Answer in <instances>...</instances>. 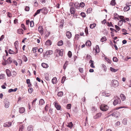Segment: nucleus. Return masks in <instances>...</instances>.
I'll use <instances>...</instances> for the list:
<instances>
[{
	"label": "nucleus",
	"mask_w": 131,
	"mask_h": 131,
	"mask_svg": "<svg viewBox=\"0 0 131 131\" xmlns=\"http://www.w3.org/2000/svg\"><path fill=\"white\" fill-rule=\"evenodd\" d=\"M127 108L128 107L126 106H119L116 107L115 108V109L112 110L109 112V114L107 116V117H109L112 116L117 118L119 116V115L118 114L119 113L117 111H114L115 110H116L121 108Z\"/></svg>",
	"instance_id": "nucleus-1"
},
{
	"label": "nucleus",
	"mask_w": 131,
	"mask_h": 131,
	"mask_svg": "<svg viewBox=\"0 0 131 131\" xmlns=\"http://www.w3.org/2000/svg\"><path fill=\"white\" fill-rule=\"evenodd\" d=\"M100 108L102 111H105L108 110L109 107L107 105L103 104L100 106Z\"/></svg>",
	"instance_id": "nucleus-2"
},
{
	"label": "nucleus",
	"mask_w": 131,
	"mask_h": 131,
	"mask_svg": "<svg viewBox=\"0 0 131 131\" xmlns=\"http://www.w3.org/2000/svg\"><path fill=\"white\" fill-rule=\"evenodd\" d=\"M4 102L5 107L6 108H8L10 105V103L8 99L7 98H5L4 100Z\"/></svg>",
	"instance_id": "nucleus-3"
},
{
	"label": "nucleus",
	"mask_w": 131,
	"mask_h": 131,
	"mask_svg": "<svg viewBox=\"0 0 131 131\" xmlns=\"http://www.w3.org/2000/svg\"><path fill=\"white\" fill-rule=\"evenodd\" d=\"M121 102V101L119 98H118L117 99L115 100L113 102V104L115 106L118 104H120Z\"/></svg>",
	"instance_id": "nucleus-4"
},
{
	"label": "nucleus",
	"mask_w": 131,
	"mask_h": 131,
	"mask_svg": "<svg viewBox=\"0 0 131 131\" xmlns=\"http://www.w3.org/2000/svg\"><path fill=\"white\" fill-rule=\"evenodd\" d=\"M38 30L41 35H42L44 32V29L43 27L41 26H40L38 28Z\"/></svg>",
	"instance_id": "nucleus-5"
},
{
	"label": "nucleus",
	"mask_w": 131,
	"mask_h": 131,
	"mask_svg": "<svg viewBox=\"0 0 131 131\" xmlns=\"http://www.w3.org/2000/svg\"><path fill=\"white\" fill-rule=\"evenodd\" d=\"M93 51L94 52H95V55H96L97 53H99L100 51V49L99 46L98 45H96L95 48L93 49Z\"/></svg>",
	"instance_id": "nucleus-6"
},
{
	"label": "nucleus",
	"mask_w": 131,
	"mask_h": 131,
	"mask_svg": "<svg viewBox=\"0 0 131 131\" xmlns=\"http://www.w3.org/2000/svg\"><path fill=\"white\" fill-rule=\"evenodd\" d=\"M56 52L58 53L59 56H62L63 54V50H59L57 49L55 51Z\"/></svg>",
	"instance_id": "nucleus-7"
},
{
	"label": "nucleus",
	"mask_w": 131,
	"mask_h": 131,
	"mask_svg": "<svg viewBox=\"0 0 131 131\" xmlns=\"http://www.w3.org/2000/svg\"><path fill=\"white\" fill-rule=\"evenodd\" d=\"M119 83L118 81L116 80L113 81V85L115 87H117L119 85Z\"/></svg>",
	"instance_id": "nucleus-8"
},
{
	"label": "nucleus",
	"mask_w": 131,
	"mask_h": 131,
	"mask_svg": "<svg viewBox=\"0 0 131 131\" xmlns=\"http://www.w3.org/2000/svg\"><path fill=\"white\" fill-rule=\"evenodd\" d=\"M54 106L57 110H60L61 108V106L58 103L54 102Z\"/></svg>",
	"instance_id": "nucleus-9"
},
{
	"label": "nucleus",
	"mask_w": 131,
	"mask_h": 131,
	"mask_svg": "<svg viewBox=\"0 0 131 131\" xmlns=\"http://www.w3.org/2000/svg\"><path fill=\"white\" fill-rule=\"evenodd\" d=\"M41 12L44 14H46L48 12L47 9L46 7L43 8L41 9Z\"/></svg>",
	"instance_id": "nucleus-10"
},
{
	"label": "nucleus",
	"mask_w": 131,
	"mask_h": 131,
	"mask_svg": "<svg viewBox=\"0 0 131 131\" xmlns=\"http://www.w3.org/2000/svg\"><path fill=\"white\" fill-rule=\"evenodd\" d=\"M102 114L101 113H99L96 114L94 116V118L95 119H97L100 117L102 116Z\"/></svg>",
	"instance_id": "nucleus-11"
},
{
	"label": "nucleus",
	"mask_w": 131,
	"mask_h": 131,
	"mask_svg": "<svg viewBox=\"0 0 131 131\" xmlns=\"http://www.w3.org/2000/svg\"><path fill=\"white\" fill-rule=\"evenodd\" d=\"M75 9L74 8L70 7V12L71 14H74L75 12Z\"/></svg>",
	"instance_id": "nucleus-12"
},
{
	"label": "nucleus",
	"mask_w": 131,
	"mask_h": 131,
	"mask_svg": "<svg viewBox=\"0 0 131 131\" xmlns=\"http://www.w3.org/2000/svg\"><path fill=\"white\" fill-rule=\"evenodd\" d=\"M66 36L69 38L70 39L72 37L71 33L69 31H67L66 33Z\"/></svg>",
	"instance_id": "nucleus-13"
},
{
	"label": "nucleus",
	"mask_w": 131,
	"mask_h": 131,
	"mask_svg": "<svg viewBox=\"0 0 131 131\" xmlns=\"http://www.w3.org/2000/svg\"><path fill=\"white\" fill-rule=\"evenodd\" d=\"M12 123L11 122L6 123L4 124L3 126L5 127H8L11 126Z\"/></svg>",
	"instance_id": "nucleus-14"
},
{
	"label": "nucleus",
	"mask_w": 131,
	"mask_h": 131,
	"mask_svg": "<svg viewBox=\"0 0 131 131\" xmlns=\"http://www.w3.org/2000/svg\"><path fill=\"white\" fill-rule=\"evenodd\" d=\"M12 58L10 57H9L6 61L7 63L8 64H10L12 62Z\"/></svg>",
	"instance_id": "nucleus-15"
},
{
	"label": "nucleus",
	"mask_w": 131,
	"mask_h": 131,
	"mask_svg": "<svg viewBox=\"0 0 131 131\" xmlns=\"http://www.w3.org/2000/svg\"><path fill=\"white\" fill-rule=\"evenodd\" d=\"M52 44V42L50 40H48L45 43V45L47 46H50Z\"/></svg>",
	"instance_id": "nucleus-16"
},
{
	"label": "nucleus",
	"mask_w": 131,
	"mask_h": 131,
	"mask_svg": "<svg viewBox=\"0 0 131 131\" xmlns=\"http://www.w3.org/2000/svg\"><path fill=\"white\" fill-rule=\"evenodd\" d=\"M7 76L8 77H10L11 76V73L10 70L8 69H7L6 70Z\"/></svg>",
	"instance_id": "nucleus-17"
},
{
	"label": "nucleus",
	"mask_w": 131,
	"mask_h": 131,
	"mask_svg": "<svg viewBox=\"0 0 131 131\" xmlns=\"http://www.w3.org/2000/svg\"><path fill=\"white\" fill-rule=\"evenodd\" d=\"M19 112L21 113H24L25 111V109L23 107H21L19 108Z\"/></svg>",
	"instance_id": "nucleus-18"
},
{
	"label": "nucleus",
	"mask_w": 131,
	"mask_h": 131,
	"mask_svg": "<svg viewBox=\"0 0 131 131\" xmlns=\"http://www.w3.org/2000/svg\"><path fill=\"white\" fill-rule=\"evenodd\" d=\"M42 66L44 68H47L48 67V65L46 63H42L41 64Z\"/></svg>",
	"instance_id": "nucleus-19"
},
{
	"label": "nucleus",
	"mask_w": 131,
	"mask_h": 131,
	"mask_svg": "<svg viewBox=\"0 0 131 131\" xmlns=\"http://www.w3.org/2000/svg\"><path fill=\"white\" fill-rule=\"evenodd\" d=\"M119 16L117 13H115L114 15V19L115 20H119Z\"/></svg>",
	"instance_id": "nucleus-20"
},
{
	"label": "nucleus",
	"mask_w": 131,
	"mask_h": 131,
	"mask_svg": "<svg viewBox=\"0 0 131 131\" xmlns=\"http://www.w3.org/2000/svg\"><path fill=\"white\" fill-rule=\"evenodd\" d=\"M37 100V98H35L33 100V101L32 102V106L33 107H35V103L36 102V101Z\"/></svg>",
	"instance_id": "nucleus-21"
},
{
	"label": "nucleus",
	"mask_w": 131,
	"mask_h": 131,
	"mask_svg": "<svg viewBox=\"0 0 131 131\" xmlns=\"http://www.w3.org/2000/svg\"><path fill=\"white\" fill-rule=\"evenodd\" d=\"M17 33L20 34H23V30L21 29H18L17 30Z\"/></svg>",
	"instance_id": "nucleus-22"
},
{
	"label": "nucleus",
	"mask_w": 131,
	"mask_h": 131,
	"mask_svg": "<svg viewBox=\"0 0 131 131\" xmlns=\"http://www.w3.org/2000/svg\"><path fill=\"white\" fill-rule=\"evenodd\" d=\"M73 126V124L72 122H70L68 123V125H67V127L70 128H72Z\"/></svg>",
	"instance_id": "nucleus-23"
},
{
	"label": "nucleus",
	"mask_w": 131,
	"mask_h": 131,
	"mask_svg": "<svg viewBox=\"0 0 131 131\" xmlns=\"http://www.w3.org/2000/svg\"><path fill=\"white\" fill-rule=\"evenodd\" d=\"M27 129L28 131H32L33 130V127L31 125L28 126L27 128Z\"/></svg>",
	"instance_id": "nucleus-24"
},
{
	"label": "nucleus",
	"mask_w": 131,
	"mask_h": 131,
	"mask_svg": "<svg viewBox=\"0 0 131 131\" xmlns=\"http://www.w3.org/2000/svg\"><path fill=\"white\" fill-rule=\"evenodd\" d=\"M120 97L123 101H124L126 99V97L123 94H121L120 95Z\"/></svg>",
	"instance_id": "nucleus-25"
},
{
	"label": "nucleus",
	"mask_w": 131,
	"mask_h": 131,
	"mask_svg": "<svg viewBox=\"0 0 131 131\" xmlns=\"http://www.w3.org/2000/svg\"><path fill=\"white\" fill-rule=\"evenodd\" d=\"M94 61L91 60H90V61L89 63H91V64L90 65V66L92 68H94L95 67L94 66Z\"/></svg>",
	"instance_id": "nucleus-26"
},
{
	"label": "nucleus",
	"mask_w": 131,
	"mask_h": 131,
	"mask_svg": "<svg viewBox=\"0 0 131 131\" xmlns=\"http://www.w3.org/2000/svg\"><path fill=\"white\" fill-rule=\"evenodd\" d=\"M85 45L87 46H90L91 45V42L89 40H87L85 43Z\"/></svg>",
	"instance_id": "nucleus-27"
},
{
	"label": "nucleus",
	"mask_w": 131,
	"mask_h": 131,
	"mask_svg": "<svg viewBox=\"0 0 131 131\" xmlns=\"http://www.w3.org/2000/svg\"><path fill=\"white\" fill-rule=\"evenodd\" d=\"M53 53V52L52 50H49L47 51L46 52V54L47 55H50L52 54Z\"/></svg>",
	"instance_id": "nucleus-28"
},
{
	"label": "nucleus",
	"mask_w": 131,
	"mask_h": 131,
	"mask_svg": "<svg viewBox=\"0 0 131 131\" xmlns=\"http://www.w3.org/2000/svg\"><path fill=\"white\" fill-rule=\"evenodd\" d=\"M57 79L56 77L53 78L52 80V82L53 84H55L57 82Z\"/></svg>",
	"instance_id": "nucleus-29"
},
{
	"label": "nucleus",
	"mask_w": 131,
	"mask_h": 131,
	"mask_svg": "<svg viewBox=\"0 0 131 131\" xmlns=\"http://www.w3.org/2000/svg\"><path fill=\"white\" fill-rule=\"evenodd\" d=\"M122 32H124L123 33H122V34L123 35H125L128 34V33L126 32L127 31L124 29H122Z\"/></svg>",
	"instance_id": "nucleus-30"
},
{
	"label": "nucleus",
	"mask_w": 131,
	"mask_h": 131,
	"mask_svg": "<svg viewBox=\"0 0 131 131\" xmlns=\"http://www.w3.org/2000/svg\"><path fill=\"white\" fill-rule=\"evenodd\" d=\"M96 26V24L95 23L91 24L90 25V28L93 29Z\"/></svg>",
	"instance_id": "nucleus-31"
},
{
	"label": "nucleus",
	"mask_w": 131,
	"mask_h": 131,
	"mask_svg": "<svg viewBox=\"0 0 131 131\" xmlns=\"http://www.w3.org/2000/svg\"><path fill=\"white\" fill-rule=\"evenodd\" d=\"M116 4L115 0H112L110 4L112 6H114Z\"/></svg>",
	"instance_id": "nucleus-32"
},
{
	"label": "nucleus",
	"mask_w": 131,
	"mask_h": 131,
	"mask_svg": "<svg viewBox=\"0 0 131 131\" xmlns=\"http://www.w3.org/2000/svg\"><path fill=\"white\" fill-rule=\"evenodd\" d=\"M63 42L62 40H61L59 41L57 43V45L58 46H62L63 45Z\"/></svg>",
	"instance_id": "nucleus-33"
},
{
	"label": "nucleus",
	"mask_w": 131,
	"mask_h": 131,
	"mask_svg": "<svg viewBox=\"0 0 131 131\" xmlns=\"http://www.w3.org/2000/svg\"><path fill=\"white\" fill-rule=\"evenodd\" d=\"M68 62L67 61H66L65 62V63L64 64L63 66V68L64 70L66 69V68L67 66L68 65Z\"/></svg>",
	"instance_id": "nucleus-34"
},
{
	"label": "nucleus",
	"mask_w": 131,
	"mask_h": 131,
	"mask_svg": "<svg viewBox=\"0 0 131 131\" xmlns=\"http://www.w3.org/2000/svg\"><path fill=\"white\" fill-rule=\"evenodd\" d=\"M17 90V88H16L14 89H10L8 90V92L9 93L11 92H16Z\"/></svg>",
	"instance_id": "nucleus-35"
},
{
	"label": "nucleus",
	"mask_w": 131,
	"mask_h": 131,
	"mask_svg": "<svg viewBox=\"0 0 131 131\" xmlns=\"http://www.w3.org/2000/svg\"><path fill=\"white\" fill-rule=\"evenodd\" d=\"M63 95V92L60 91L58 93L57 95L58 96H62Z\"/></svg>",
	"instance_id": "nucleus-36"
},
{
	"label": "nucleus",
	"mask_w": 131,
	"mask_h": 131,
	"mask_svg": "<svg viewBox=\"0 0 131 131\" xmlns=\"http://www.w3.org/2000/svg\"><path fill=\"white\" fill-rule=\"evenodd\" d=\"M107 39L104 36L102 37L101 39V41L102 42H103L106 41Z\"/></svg>",
	"instance_id": "nucleus-37"
},
{
	"label": "nucleus",
	"mask_w": 131,
	"mask_h": 131,
	"mask_svg": "<svg viewBox=\"0 0 131 131\" xmlns=\"http://www.w3.org/2000/svg\"><path fill=\"white\" fill-rule=\"evenodd\" d=\"M40 11H41V9L38 10L35 14L34 16H36L39 13Z\"/></svg>",
	"instance_id": "nucleus-38"
},
{
	"label": "nucleus",
	"mask_w": 131,
	"mask_h": 131,
	"mask_svg": "<svg viewBox=\"0 0 131 131\" xmlns=\"http://www.w3.org/2000/svg\"><path fill=\"white\" fill-rule=\"evenodd\" d=\"M22 59L25 62H26L27 60V58L25 55H23L22 57Z\"/></svg>",
	"instance_id": "nucleus-39"
},
{
	"label": "nucleus",
	"mask_w": 131,
	"mask_h": 131,
	"mask_svg": "<svg viewBox=\"0 0 131 131\" xmlns=\"http://www.w3.org/2000/svg\"><path fill=\"white\" fill-rule=\"evenodd\" d=\"M110 70L111 71L113 72H115L118 70L117 69H115L111 67L110 68Z\"/></svg>",
	"instance_id": "nucleus-40"
},
{
	"label": "nucleus",
	"mask_w": 131,
	"mask_h": 131,
	"mask_svg": "<svg viewBox=\"0 0 131 131\" xmlns=\"http://www.w3.org/2000/svg\"><path fill=\"white\" fill-rule=\"evenodd\" d=\"M39 104H40L41 105H42L45 103L44 100L42 99H41L39 101Z\"/></svg>",
	"instance_id": "nucleus-41"
},
{
	"label": "nucleus",
	"mask_w": 131,
	"mask_h": 131,
	"mask_svg": "<svg viewBox=\"0 0 131 131\" xmlns=\"http://www.w3.org/2000/svg\"><path fill=\"white\" fill-rule=\"evenodd\" d=\"M69 5L71 7L74 8V7H75V4L73 2H70L69 3Z\"/></svg>",
	"instance_id": "nucleus-42"
},
{
	"label": "nucleus",
	"mask_w": 131,
	"mask_h": 131,
	"mask_svg": "<svg viewBox=\"0 0 131 131\" xmlns=\"http://www.w3.org/2000/svg\"><path fill=\"white\" fill-rule=\"evenodd\" d=\"M80 7L79 4L78 3H75V7L76 8H79Z\"/></svg>",
	"instance_id": "nucleus-43"
},
{
	"label": "nucleus",
	"mask_w": 131,
	"mask_h": 131,
	"mask_svg": "<svg viewBox=\"0 0 131 131\" xmlns=\"http://www.w3.org/2000/svg\"><path fill=\"white\" fill-rule=\"evenodd\" d=\"M68 55L69 57L70 58L72 56V53L70 51H69L68 53Z\"/></svg>",
	"instance_id": "nucleus-44"
},
{
	"label": "nucleus",
	"mask_w": 131,
	"mask_h": 131,
	"mask_svg": "<svg viewBox=\"0 0 131 131\" xmlns=\"http://www.w3.org/2000/svg\"><path fill=\"white\" fill-rule=\"evenodd\" d=\"M66 79V77L64 76H63L62 77V79L61 81V83H64V81L65 80V79Z\"/></svg>",
	"instance_id": "nucleus-45"
},
{
	"label": "nucleus",
	"mask_w": 131,
	"mask_h": 131,
	"mask_svg": "<svg viewBox=\"0 0 131 131\" xmlns=\"http://www.w3.org/2000/svg\"><path fill=\"white\" fill-rule=\"evenodd\" d=\"M92 10V9L91 8H89L87 9V12L88 13H91Z\"/></svg>",
	"instance_id": "nucleus-46"
},
{
	"label": "nucleus",
	"mask_w": 131,
	"mask_h": 131,
	"mask_svg": "<svg viewBox=\"0 0 131 131\" xmlns=\"http://www.w3.org/2000/svg\"><path fill=\"white\" fill-rule=\"evenodd\" d=\"M5 75L4 74H0V79H3L4 78Z\"/></svg>",
	"instance_id": "nucleus-47"
},
{
	"label": "nucleus",
	"mask_w": 131,
	"mask_h": 131,
	"mask_svg": "<svg viewBox=\"0 0 131 131\" xmlns=\"http://www.w3.org/2000/svg\"><path fill=\"white\" fill-rule=\"evenodd\" d=\"M38 48L37 47L33 48H32V51L33 53H35L37 52V50Z\"/></svg>",
	"instance_id": "nucleus-48"
},
{
	"label": "nucleus",
	"mask_w": 131,
	"mask_h": 131,
	"mask_svg": "<svg viewBox=\"0 0 131 131\" xmlns=\"http://www.w3.org/2000/svg\"><path fill=\"white\" fill-rule=\"evenodd\" d=\"M8 52L10 54H15V52H14L11 49H9L8 50Z\"/></svg>",
	"instance_id": "nucleus-49"
},
{
	"label": "nucleus",
	"mask_w": 131,
	"mask_h": 131,
	"mask_svg": "<svg viewBox=\"0 0 131 131\" xmlns=\"http://www.w3.org/2000/svg\"><path fill=\"white\" fill-rule=\"evenodd\" d=\"M79 38V34H76L75 35L74 39L76 40H78Z\"/></svg>",
	"instance_id": "nucleus-50"
},
{
	"label": "nucleus",
	"mask_w": 131,
	"mask_h": 131,
	"mask_svg": "<svg viewBox=\"0 0 131 131\" xmlns=\"http://www.w3.org/2000/svg\"><path fill=\"white\" fill-rule=\"evenodd\" d=\"M80 6L81 7H84L85 5V4L84 3V2H81L80 3V4H79Z\"/></svg>",
	"instance_id": "nucleus-51"
},
{
	"label": "nucleus",
	"mask_w": 131,
	"mask_h": 131,
	"mask_svg": "<svg viewBox=\"0 0 131 131\" xmlns=\"http://www.w3.org/2000/svg\"><path fill=\"white\" fill-rule=\"evenodd\" d=\"M130 9V7H128L127 6L125 7L124 8V10L126 11H128Z\"/></svg>",
	"instance_id": "nucleus-52"
},
{
	"label": "nucleus",
	"mask_w": 131,
	"mask_h": 131,
	"mask_svg": "<svg viewBox=\"0 0 131 131\" xmlns=\"http://www.w3.org/2000/svg\"><path fill=\"white\" fill-rule=\"evenodd\" d=\"M85 32L86 34V36L88 34V27H86L85 29Z\"/></svg>",
	"instance_id": "nucleus-53"
},
{
	"label": "nucleus",
	"mask_w": 131,
	"mask_h": 131,
	"mask_svg": "<svg viewBox=\"0 0 131 131\" xmlns=\"http://www.w3.org/2000/svg\"><path fill=\"white\" fill-rule=\"evenodd\" d=\"M24 128V126L22 125H21L19 127V131H22L23 129Z\"/></svg>",
	"instance_id": "nucleus-54"
},
{
	"label": "nucleus",
	"mask_w": 131,
	"mask_h": 131,
	"mask_svg": "<svg viewBox=\"0 0 131 131\" xmlns=\"http://www.w3.org/2000/svg\"><path fill=\"white\" fill-rule=\"evenodd\" d=\"M122 122L124 125H126L127 124V120L125 118L123 120Z\"/></svg>",
	"instance_id": "nucleus-55"
},
{
	"label": "nucleus",
	"mask_w": 131,
	"mask_h": 131,
	"mask_svg": "<svg viewBox=\"0 0 131 131\" xmlns=\"http://www.w3.org/2000/svg\"><path fill=\"white\" fill-rule=\"evenodd\" d=\"M30 26L31 27H32L34 26V24L33 21H31L30 23Z\"/></svg>",
	"instance_id": "nucleus-56"
},
{
	"label": "nucleus",
	"mask_w": 131,
	"mask_h": 131,
	"mask_svg": "<svg viewBox=\"0 0 131 131\" xmlns=\"http://www.w3.org/2000/svg\"><path fill=\"white\" fill-rule=\"evenodd\" d=\"M71 107V104H68L67 106V108L68 109H70Z\"/></svg>",
	"instance_id": "nucleus-57"
},
{
	"label": "nucleus",
	"mask_w": 131,
	"mask_h": 131,
	"mask_svg": "<svg viewBox=\"0 0 131 131\" xmlns=\"http://www.w3.org/2000/svg\"><path fill=\"white\" fill-rule=\"evenodd\" d=\"M52 109H50L49 112V114L50 115H51L52 114Z\"/></svg>",
	"instance_id": "nucleus-58"
},
{
	"label": "nucleus",
	"mask_w": 131,
	"mask_h": 131,
	"mask_svg": "<svg viewBox=\"0 0 131 131\" xmlns=\"http://www.w3.org/2000/svg\"><path fill=\"white\" fill-rule=\"evenodd\" d=\"M113 61L114 62H117L118 61V60L116 57H114L113 58Z\"/></svg>",
	"instance_id": "nucleus-59"
},
{
	"label": "nucleus",
	"mask_w": 131,
	"mask_h": 131,
	"mask_svg": "<svg viewBox=\"0 0 131 131\" xmlns=\"http://www.w3.org/2000/svg\"><path fill=\"white\" fill-rule=\"evenodd\" d=\"M33 91V89L32 88H30L28 89V91L29 93H31Z\"/></svg>",
	"instance_id": "nucleus-60"
},
{
	"label": "nucleus",
	"mask_w": 131,
	"mask_h": 131,
	"mask_svg": "<svg viewBox=\"0 0 131 131\" xmlns=\"http://www.w3.org/2000/svg\"><path fill=\"white\" fill-rule=\"evenodd\" d=\"M83 17H85L86 16L84 12H81L80 14Z\"/></svg>",
	"instance_id": "nucleus-61"
},
{
	"label": "nucleus",
	"mask_w": 131,
	"mask_h": 131,
	"mask_svg": "<svg viewBox=\"0 0 131 131\" xmlns=\"http://www.w3.org/2000/svg\"><path fill=\"white\" fill-rule=\"evenodd\" d=\"M115 27L116 30L117 31H119L120 30V28L116 25H115Z\"/></svg>",
	"instance_id": "nucleus-62"
},
{
	"label": "nucleus",
	"mask_w": 131,
	"mask_h": 131,
	"mask_svg": "<svg viewBox=\"0 0 131 131\" xmlns=\"http://www.w3.org/2000/svg\"><path fill=\"white\" fill-rule=\"evenodd\" d=\"M48 108L49 105H47L45 107V110L46 111H48Z\"/></svg>",
	"instance_id": "nucleus-63"
},
{
	"label": "nucleus",
	"mask_w": 131,
	"mask_h": 131,
	"mask_svg": "<svg viewBox=\"0 0 131 131\" xmlns=\"http://www.w3.org/2000/svg\"><path fill=\"white\" fill-rule=\"evenodd\" d=\"M79 71L81 73H83V69L82 68H79Z\"/></svg>",
	"instance_id": "nucleus-64"
}]
</instances>
